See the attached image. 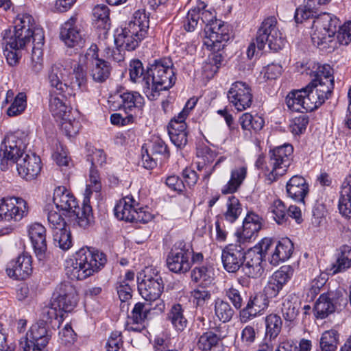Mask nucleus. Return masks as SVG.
<instances>
[{"label":"nucleus","mask_w":351,"mask_h":351,"mask_svg":"<svg viewBox=\"0 0 351 351\" xmlns=\"http://www.w3.org/2000/svg\"><path fill=\"white\" fill-rule=\"evenodd\" d=\"M106 255L98 250L83 247L66 261V274L71 280H81L97 272L106 263Z\"/></svg>","instance_id":"1"},{"label":"nucleus","mask_w":351,"mask_h":351,"mask_svg":"<svg viewBox=\"0 0 351 351\" xmlns=\"http://www.w3.org/2000/svg\"><path fill=\"white\" fill-rule=\"evenodd\" d=\"M53 201L56 208L66 212L68 217L75 221L82 228L87 227L93 219L91 206L84 201L82 206H78L76 198L64 186L56 188L53 192Z\"/></svg>","instance_id":"2"},{"label":"nucleus","mask_w":351,"mask_h":351,"mask_svg":"<svg viewBox=\"0 0 351 351\" xmlns=\"http://www.w3.org/2000/svg\"><path fill=\"white\" fill-rule=\"evenodd\" d=\"M148 75L150 80L146 96L149 100L156 99L160 91L171 88L176 80L173 64L169 58L154 60L148 66Z\"/></svg>","instance_id":"3"},{"label":"nucleus","mask_w":351,"mask_h":351,"mask_svg":"<svg viewBox=\"0 0 351 351\" xmlns=\"http://www.w3.org/2000/svg\"><path fill=\"white\" fill-rule=\"evenodd\" d=\"M339 23V19L329 13L324 12L315 16L312 25L315 29L311 35L313 44L335 49L337 43L334 37Z\"/></svg>","instance_id":"4"},{"label":"nucleus","mask_w":351,"mask_h":351,"mask_svg":"<svg viewBox=\"0 0 351 351\" xmlns=\"http://www.w3.org/2000/svg\"><path fill=\"white\" fill-rule=\"evenodd\" d=\"M28 143V135L24 132L8 134L1 145V169H7L3 164L5 162L17 165V161L25 156L24 149Z\"/></svg>","instance_id":"5"},{"label":"nucleus","mask_w":351,"mask_h":351,"mask_svg":"<svg viewBox=\"0 0 351 351\" xmlns=\"http://www.w3.org/2000/svg\"><path fill=\"white\" fill-rule=\"evenodd\" d=\"M277 19L274 16L265 19L258 28L256 42L258 50H263L267 45L269 49L277 51L284 45L282 34L277 27Z\"/></svg>","instance_id":"6"},{"label":"nucleus","mask_w":351,"mask_h":351,"mask_svg":"<svg viewBox=\"0 0 351 351\" xmlns=\"http://www.w3.org/2000/svg\"><path fill=\"white\" fill-rule=\"evenodd\" d=\"M293 148L289 144L278 146L269 152V167H267V179L273 182L283 176L291 163Z\"/></svg>","instance_id":"7"},{"label":"nucleus","mask_w":351,"mask_h":351,"mask_svg":"<svg viewBox=\"0 0 351 351\" xmlns=\"http://www.w3.org/2000/svg\"><path fill=\"white\" fill-rule=\"evenodd\" d=\"M139 293L147 301H156L163 291L164 283L156 269L147 267L137 277Z\"/></svg>","instance_id":"8"},{"label":"nucleus","mask_w":351,"mask_h":351,"mask_svg":"<svg viewBox=\"0 0 351 351\" xmlns=\"http://www.w3.org/2000/svg\"><path fill=\"white\" fill-rule=\"evenodd\" d=\"M204 34V45L211 51H221L230 39L228 25L221 20L206 25Z\"/></svg>","instance_id":"9"},{"label":"nucleus","mask_w":351,"mask_h":351,"mask_svg":"<svg viewBox=\"0 0 351 351\" xmlns=\"http://www.w3.org/2000/svg\"><path fill=\"white\" fill-rule=\"evenodd\" d=\"M83 58L89 67L90 75L97 83L104 82L110 75L111 66L109 62L99 58L98 47L92 45L86 51Z\"/></svg>","instance_id":"10"},{"label":"nucleus","mask_w":351,"mask_h":351,"mask_svg":"<svg viewBox=\"0 0 351 351\" xmlns=\"http://www.w3.org/2000/svg\"><path fill=\"white\" fill-rule=\"evenodd\" d=\"M28 213L27 202L22 198L10 197L0 200V221H21Z\"/></svg>","instance_id":"11"},{"label":"nucleus","mask_w":351,"mask_h":351,"mask_svg":"<svg viewBox=\"0 0 351 351\" xmlns=\"http://www.w3.org/2000/svg\"><path fill=\"white\" fill-rule=\"evenodd\" d=\"M215 19L214 10L207 9V5L203 1H197V5L188 12L183 26L186 31L193 32L198 25L206 26Z\"/></svg>","instance_id":"12"},{"label":"nucleus","mask_w":351,"mask_h":351,"mask_svg":"<svg viewBox=\"0 0 351 351\" xmlns=\"http://www.w3.org/2000/svg\"><path fill=\"white\" fill-rule=\"evenodd\" d=\"M304 88L306 93V111H313L323 104L332 92V84L327 80L325 85L310 82Z\"/></svg>","instance_id":"13"},{"label":"nucleus","mask_w":351,"mask_h":351,"mask_svg":"<svg viewBox=\"0 0 351 351\" xmlns=\"http://www.w3.org/2000/svg\"><path fill=\"white\" fill-rule=\"evenodd\" d=\"M191 252L182 242L171 249L167 258V265L174 273H185L191 267Z\"/></svg>","instance_id":"14"},{"label":"nucleus","mask_w":351,"mask_h":351,"mask_svg":"<svg viewBox=\"0 0 351 351\" xmlns=\"http://www.w3.org/2000/svg\"><path fill=\"white\" fill-rule=\"evenodd\" d=\"M230 103L238 110L243 111L250 108L252 103L250 87L245 82H236L231 85L227 93Z\"/></svg>","instance_id":"15"},{"label":"nucleus","mask_w":351,"mask_h":351,"mask_svg":"<svg viewBox=\"0 0 351 351\" xmlns=\"http://www.w3.org/2000/svg\"><path fill=\"white\" fill-rule=\"evenodd\" d=\"M294 269L291 265H283L276 271L268 279L264 287V295L268 298H276L284 286L293 276Z\"/></svg>","instance_id":"16"},{"label":"nucleus","mask_w":351,"mask_h":351,"mask_svg":"<svg viewBox=\"0 0 351 351\" xmlns=\"http://www.w3.org/2000/svg\"><path fill=\"white\" fill-rule=\"evenodd\" d=\"M110 107L123 109L127 114L136 110H141L144 104V98L137 92L118 93L110 97Z\"/></svg>","instance_id":"17"},{"label":"nucleus","mask_w":351,"mask_h":351,"mask_svg":"<svg viewBox=\"0 0 351 351\" xmlns=\"http://www.w3.org/2000/svg\"><path fill=\"white\" fill-rule=\"evenodd\" d=\"M76 22L75 16H71L66 21L61 27L60 36L66 46L78 49L84 46L85 40Z\"/></svg>","instance_id":"18"},{"label":"nucleus","mask_w":351,"mask_h":351,"mask_svg":"<svg viewBox=\"0 0 351 351\" xmlns=\"http://www.w3.org/2000/svg\"><path fill=\"white\" fill-rule=\"evenodd\" d=\"M70 71L62 64H54L52 66L49 73V81L50 85L56 88L59 95H75L73 88L68 84L67 80Z\"/></svg>","instance_id":"19"},{"label":"nucleus","mask_w":351,"mask_h":351,"mask_svg":"<svg viewBox=\"0 0 351 351\" xmlns=\"http://www.w3.org/2000/svg\"><path fill=\"white\" fill-rule=\"evenodd\" d=\"M32 256L23 253L11 261L7 266L8 276L15 280H25L32 273Z\"/></svg>","instance_id":"20"},{"label":"nucleus","mask_w":351,"mask_h":351,"mask_svg":"<svg viewBox=\"0 0 351 351\" xmlns=\"http://www.w3.org/2000/svg\"><path fill=\"white\" fill-rule=\"evenodd\" d=\"M245 252L241 245H229L222 252L221 260L228 272H236L243 265Z\"/></svg>","instance_id":"21"},{"label":"nucleus","mask_w":351,"mask_h":351,"mask_svg":"<svg viewBox=\"0 0 351 351\" xmlns=\"http://www.w3.org/2000/svg\"><path fill=\"white\" fill-rule=\"evenodd\" d=\"M146 155L143 154L142 160L143 167L152 169L156 166L158 159L168 158L170 153L167 145L160 138H155L152 141L149 150H146Z\"/></svg>","instance_id":"22"},{"label":"nucleus","mask_w":351,"mask_h":351,"mask_svg":"<svg viewBox=\"0 0 351 351\" xmlns=\"http://www.w3.org/2000/svg\"><path fill=\"white\" fill-rule=\"evenodd\" d=\"M16 169L19 174L27 180L37 177L41 171V160L34 154H25L17 161Z\"/></svg>","instance_id":"23"},{"label":"nucleus","mask_w":351,"mask_h":351,"mask_svg":"<svg viewBox=\"0 0 351 351\" xmlns=\"http://www.w3.org/2000/svg\"><path fill=\"white\" fill-rule=\"evenodd\" d=\"M27 231L37 258L44 260L47 248L45 228L41 223H34L28 226Z\"/></svg>","instance_id":"24"},{"label":"nucleus","mask_w":351,"mask_h":351,"mask_svg":"<svg viewBox=\"0 0 351 351\" xmlns=\"http://www.w3.org/2000/svg\"><path fill=\"white\" fill-rule=\"evenodd\" d=\"M266 336L264 342L258 351L273 350L277 343L275 338L278 335L282 328V319L276 314H270L266 317Z\"/></svg>","instance_id":"25"},{"label":"nucleus","mask_w":351,"mask_h":351,"mask_svg":"<svg viewBox=\"0 0 351 351\" xmlns=\"http://www.w3.org/2000/svg\"><path fill=\"white\" fill-rule=\"evenodd\" d=\"M261 226V217L254 213H248L243 220L242 230L237 232L239 242L244 243L254 239Z\"/></svg>","instance_id":"26"},{"label":"nucleus","mask_w":351,"mask_h":351,"mask_svg":"<svg viewBox=\"0 0 351 351\" xmlns=\"http://www.w3.org/2000/svg\"><path fill=\"white\" fill-rule=\"evenodd\" d=\"M269 305L268 298L264 294L259 293L251 297L246 306L240 311V319L246 323L261 314Z\"/></svg>","instance_id":"27"},{"label":"nucleus","mask_w":351,"mask_h":351,"mask_svg":"<svg viewBox=\"0 0 351 351\" xmlns=\"http://www.w3.org/2000/svg\"><path fill=\"white\" fill-rule=\"evenodd\" d=\"M34 37L33 33L14 29L13 31L10 29L5 32L3 42L6 45V49H8L9 47L10 49L17 51L24 49L32 40L34 43Z\"/></svg>","instance_id":"28"},{"label":"nucleus","mask_w":351,"mask_h":351,"mask_svg":"<svg viewBox=\"0 0 351 351\" xmlns=\"http://www.w3.org/2000/svg\"><path fill=\"white\" fill-rule=\"evenodd\" d=\"M145 37L140 36V32L137 31L136 33L134 32L132 33V30L128 25L121 29V32L115 36L114 43L118 48L133 51Z\"/></svg>","instance_id":"29"},{"label":"nucleus","mask_w":351,"mask_h":351,"mask_svg":"<svg viewBox=\"0 0 351 351\" xmlns=\"http://www.w3.org/2000/svg\"><path fill=\"white\" fill-rule=\"evenodd\" d=\"M44 32L38 29L36 32L34 46L32 49L29 69L34 74L39 73L43 69V52L42 47L44 45Z\"/></svg>","instance_id":"30"},{"label":"nucleus","mask_w":351,"mask_h":351,"mask_svg":"<svg viewBox=\"0 0 351 351\" xmlns=\"http://www.w3.org/2000/svg\"><path fill=\"white\" fill-rule=\"evenodd\" d=\"M150 308L141 302L136 303L128 316V330L141 332L144 328V322Z\"/></svg>","instance_id":"31"},{"label":"nucleus","mask_w":351,"mask_h":351,"mask_svg":"<svg viewBox=\"0 0 351 351\" xmlns=\"http://www.w3.org/2000/svg\"><path fill=\"white\" fill-rule=\"evenodd\" d=\"M293 252V244L288 238H282L281 240L275 243L274 251L271 254L269 259L272 265H278L280 263L289 259Z\"/></svg>","instance_id":"32"},{"label":"nucleus","mask_w":351,"mask_h":351,"mask_svg":"<svg viewBox=\"0 0 351 351\" xmlns=\"http://www.w3.org/2000/svg\"><path fill=\"white\" fill-rule=\"evenodd\" d=\"M263 258L256 250H251L247 253V261L243 265L242 270L250 278H258L264 271Z\"/></svg>","instance_id":"33"},{"label":"nucleus","mask_w":351,"mask_h":351,"mask_svg":"<svg viewBox=\"0 0 351 351\" xmlns=\"http://www.w3.org/2000/svg\"><path fill=\"white\" fill-rule=\"evenodd\" d=\"M338 208L340 214L346 218H351V173L343 181L339 192Z\"/></svg>","instance_id":"34"},{"label":"nucleus","mask_w":351,"mask_h":351,"mask_svg":"<svg viewBox=\"0 0 351 351\" xmlns=\"http://www.w3.org/2000/svg\"><path fill=\"white\" fill-rule=\"evenodd\" d=\"M288 195L295 201L304 202L308 192V186L306 180L301 176H293L287 183Z\"/></svg>","instance_id":"35"},{"label":"nucleus","mask_w":351,"mask_h":351,"mask_svg":"<svg viewBox=\"0 0 351 351\" xmlns=\"http://www.w3.org/2000/svg\"><path fill=\"white\" fill-rule=\"evenodd\" d=\"M51 299L56 303L68 299L69 304L66 306L69 308L76 306L78 301L76 289L69 282H63L58 285Z\"/></svg>","instance_id":"36"},{"label":"nucleus","mask_w":351,"mask_h":351,"mask_svg":"<svg viewBox=\"0 0 351 351\" xmlns=\"http://www.w3.org/2000/svg\"><path fill=\"white\" fill-rule=\"evenodd\" d=\"M138 204L132 196H126L120 199L114 207L115 216L126 221H131Z\"/></svg>","instance_id":"37"},{"label":"nucleus","mask_w":351,"mask_h":351,"mask_svg":"<svg viewBox=\"0 0 351 351\" xmlns=\"http://www.w3.org/2000/svg\"><path fill=\"white\" fill-rule=\"evenodd\" d=\"M59 307L58 303L51 299L50 304L43 308L40 322L50 324L53 328H59L63 317V312Z\"/></svg>","instance_id":"38"},{"label":"nucleus","mask_w":351,"mask_h":351,"mask_svg":"<svg viewBox=\"0 0 351 351\" xmlns=\"http://www.w3.org/2000/svg\"><path fill=\"white\" fill-rule=\"evenodd\" d=\"M247 176V167L244 165L232 169L229 181L221 189L223 194H232L238 191Z\"/></svg>","instance_id":"39"},{"label":"nucleus","mask_w":351,"mask_h":351,"mask_svg":"<svg viewBox=\"0 0 351 351\" xmlns=\"http://www.w3.org/2000/svg\"><path fill=\"white\" fill-rule=\"evenodd\" d=\"M129 72L131 81L140 84L143 93L146 95V90L149 87V80H150L148 68L145 71L143 63L138 60H134L130 64Z\"/></svg>","instance_id":"40"},{"label":"nucleus","mask_w":351,"mask_h":351,"mask_svg":"<svg viewBox=\"0 0 351 351\" xmlns=\"http://www.w3.org/2000/svg\"><path fill=\"white\" fill-rule=\"evenodd\" d=\"M49 335V330L47 328V324L44 322H38L32 325L29 332L27 334L26 337L22 338L19 342L20 349L23 351H29L30 344L29 341H34L38 338L43 337Z\"/></svg>","instance_id":"41"},{"label":"nucleus","mask_w":351,"mask_h":351,"mask_svg":"<svg viewBox=\"0 0 351 351\" xmlns=\"http://www.w3.org/2000/svg\"><path fill=\"white\" fill-rule=\"evenodd\" d=\"M167 319L171 322L177 332H182L187 326L188 321L180 304H174L171 306L167 315Z\"/></svg>","instance_id":"42"},{"label":"nucleus","mask_w":351,"mask_h":351,"mask_svg":"<svg viewBox=\"0 0 351 351\" xmlns=\"http://www.w3.org/2000/svg\"><path fill=\"white\" fill-rule=\"evenodd\" d=\"M65 97V94H62L61 97L53 94L50 95L49 104V110L57 121L71 112V108L67 106L64 100Z\"/></svg>","instance_id":"43"},{"label":"nucleus","mask_w":351,"mask_h":351,"mask_svg":"<svg viewBox=\"0 0 351 351\" xmlns=\"http://www.w3.org/2000/svg\"><path fill=\"white\" fill-rule=\"evenodd\" d=\"M221 345V338L213 331H206L198 338L196 346L201 351H211L219 349Z\"/></svg>","instance_id":"44"},{"label":"nucleus","mask_w":351,"mask_h":351,"mask_svg":"<svg viewBox=\"0 0 351 351\" xmlns=\"http://www.w3.org/2000/svg\"><path fill=\"white\" fill-rule=\"evenodd\" d=\"M306 95L304 88L290 92L286 97V104L289 109L299 112H306Z\"/></svg>","instance_id":"45"},{"label":"nucleus","mask_w":351,"mask_h":351,"mask_svg":"<svg viewBox=\"0 0 351 351\" xmlns=\"http://www.w3.org/2000/svg\"><path fill=\"white\" fill-rule=\"evenodd\" d=\"M337 261L330 268L332 274L343 272L351 266V247L343 245Z\"/></svg>","instance_id":"46"},{"label":"nucleus","mask_w":351,"mask_h":351,"mask_svg":"<svg viewBox=\"0 0 351 351\" xmlns=\"http://www.w3.org/2000/svg\"><path fill=\"white\" fill-rule=\"evenodd\" d=\"M149 17L147 15L145 11L137 10L134 14L133 21L128 23V26L132 30V33L134 32L136 33V31L140 32V36H146L149 28Z\"/></svg>","instance_id":"47"},{"label":"nucleus","mask_w":351,"mask_h":351,"mask_svg":"<svg viewBox=\"0 0 351 351\" xmlns=\"http://www.w3.org/2000/svg\"><path fill=\"white\" fill-rule=\"evenodd\" d=\"M332 69L329 64H317L313 67L311 75L313 77L311 82L315 81L319 85H325L327 80L332 84V89L334 88V77L332 75Z\"/></svg>","instance_id":"48"},{"label":"nucleus","mask_w":351,"mask_h":351,"mask_svg":"<svg viewBox=\"0 0 351 351\" xmlns=\"http://www.w3.org/2000/svg\"><path fill=\"white\" fill-rule=\"evenodd\" d=\"M14 28L19 31H25L26 32L33 33L36 35L38 29L43 31L42 28L38 27L34 21V18L29 14L23 13L17 15L14 21ZM35 36L34 37V39Z\"/></svg>","instance_id":"49"},{"label":"nucleus","mask_w":351,"mask_h":351,"mask_svg":"<svg viewBox=\"0 0 351 351\" xmlns=\"http://www.w3.org/2000/svg\"><path fill=\"white\" fill-rule=\"evenodd\" d=\"M213 276L212 269L206 266L195 267L191 274L192 280L202 287H207L212 283Z\"/></svg>","instance_id":"50"},{"label":"nucleus","mask_w":351,"mask_h":351,"mask_svg":"<svg viewBox=\"0 0 351 351\" xmlns=\"http://www.w3.org/2000/svg\"><path fill=\"white\" fill-rule=\"evenodd\" d=\"M58 121H60L62 131L69 137L75 136L81 128L80 122L75 119L72 112Z\"/></svg>","instance_id":"51"},{"label":"nucleus","mask_w":351,"mask_h":351,"mask_svg":"<svg viewBox=\"0 0 351 351\" xmlns=\"http://www.w3.org/2000/svg\"><path fill=\"white\" fill-rule=\"evenodd\" d=\"M241 212L242 207L239 200L234 195L228 197L226 210L223 213L224 219L230 223H233L239 218Z\"/></svg>","instance_id":"52"},{"label":"nucleus","mask_w":351,"mask_h":351,"mask_svg":"<svg viewBox=\"0 0 351 351\" xmlns=\"http://www.w3.org/2000/svg\"><path fill=\"white\" fill-rule=\"evenodd\" d=\"M214 310L216 317L224 323L229 322L234 314V311L230 304L220 298L215 300Z\"/></svg>","instance_id":"53"},{"label":"nucleus","mask_w":351,"mask_h":351,"mask_svg":"<svg viewBox=\"0 0 351 351\" xmlns=\"http://www.w3.org/2000/svg\"><path fill=\"white\" fill-rule=\"evenodd\" d=\"M240 124L243 130H261L264 125L263 119L258 116L254 115L250 113H244L239 119Z\"/></svg>","instance_id":"54"},{"label":"nucleus","mask_w":351,"mask_h":351,"mask_svg":"<svg viewBox=\"0 0 351 351\" xmlns=\"http://www.w3.org/2000/svg\"><path fill=\"white\" fill-rule=\"evenodd\" d=\"M314 310L317 318L324 319L335 311V306L326 295H321L315 303Z\"/></svg>","instance_id":"55"},{"label":"nucleus","mask_w":351,"mask_h":351,"mask_svg":"<svg viewBox=\"0 0 351 351\" xmlns=\"http://www.w3.org/2000/svg\"><path fill=\"white\" fill-rule=\"evenodd\" d=\"M110 10L105 5H97L93 10L94 21L97 27L106 29L109 25Z\"/></svg>","instance_id":"56"},{"label":"nucleus","mask_w":351,"mask_h":351,"mask_svg":"<svg viewBox=\"0 0 351 351\" xmlns=\"http://www.w3.org/2000/svg\"><path fill=\"white\" fill-rule=\"evenodd\" d=\"M338 344V333L335 330L324 332L320 339L322 351H335Z\"/></svg>","instance_id":"57"},{"label":"nucleus","mask_w":351,"mask_h":351,"mask_svg":"<svg viewBox=\"0 0 351 351\" xmlns=\"http://www.w3.org/2000/svg\"><path fill=\"white\" fill-rule=\"evenodd\" d=\"M27 107V96L25 93H19L7 110V114L14 117L21 114Z\"/></svg>","instance_id":"58"},{"label":"nucleus","mask_w":351,"mask_h":351,"mask_svg":"<svg viewBox=\"0 0 351 351\" xmlns=\"http://www.w3.org/2000/svg\"><path fill=\"white\" fill-rule=\"evenodd\" d=\"M293 297L287 296L282 302V313L287 322H293L298 315V308L295 302L292 301Z\"/></svg>","instance_id":"59"},{"label":"nucleus","mask_w":351,"mask_h":351,"mask_svg":"<svg viewBox=\"0 0 351 351\" xmlns=\"http://www.w3.org/2000/svg\"><path fill=\"white\" fill-rule=\"evenodd\" d=\"M54 244L63 250L69 249L71 246V237L70 232L66 228L56 230L53 234Z\"/></svg>","instance_id":"60"},{"label":"nucleus","mask_w":351,"mask_h":351,"mask_svg":"<svg viewBox=\"0 0 351 351\" xmlns=\"http://www.w3.org/2000/svg\"><path fill=\"white\" fill-rule=\"evenodd\" d=\"M274 219L278 224H282L287 220V209L285 204L280 199H276L269 207Z\"/></svg>","instance_id":"61"},{"label":"nucleus","mask_w":351,"mask_h":351,"mask_svg":"<svg viewBox=\"0 0 351 351\" xmlns=\"http://www.w3.org/2000/svg\"><path fill=\"white\" fill-rule=\"evenodd\" d=\"M335 42L342 45H348L351 41V21L346 22L343 25L339 27L336 32Z\"/></svg>","instance_id":"62"},{"label":"nucleus","mask_w":351,"mask_h":351,"mask_svg":"<svg viewBox=\"0 0 351 351\" xmlns=\"http://www.w3.org/2000/svg\"><path fill=\"white\" fill-rule=\"evenodd\" d=\"M219 51H213L211 57L209 58V62H206L203 67L204 72L210 71V73H208V76L209 75L213 76L215 73H217L221 65L222 56L219 53Z\"/></svg>","instance_id":"63"},{"label":"nucleus","mask_w":351,"mask_h":351,"mask_svg":"<svg viewBox=\"0 0 351 351\" xmlns=\"http://www.w3.org/2000/svg\"><path fill=\"white\" fill-rule=\"evenodd\" d=\"M205 287H206L200 286V287L195 289L191 291V296L193 298V302L197 306L204 305V304L211 298L210 292Z\"/></svg>","instance_id":"64"}]
</instances>
